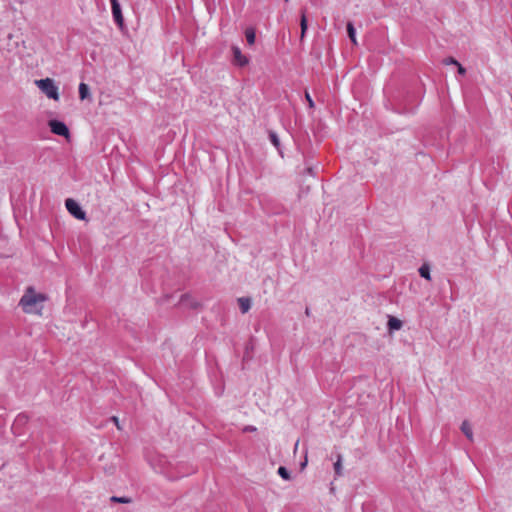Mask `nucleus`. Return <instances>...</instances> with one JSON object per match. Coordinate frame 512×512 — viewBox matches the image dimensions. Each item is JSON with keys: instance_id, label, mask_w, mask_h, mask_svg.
<instances>
[{"instance_id": "nucleus-2", "label": "nucleus", "mask_w": 512, "mask_h": 512, "mask_svg": "<svg viewBox=\"0 0 512 512\" xmlns=\"http://www.w3.org/2000/svg\"><path fill=\"white\" fill-rule=\"evenodd\" d=\"M35 84L48 98L53 100L59 99L58 87L55 85L53 79L45 78L36 80Z\"/></svg>"}, {"instance_id": "nucleus-13", "label": "nucleus", "mask_w": 512, "mask_h": 512, "mask_svg": "<svg viewBox=\"0 0 512 512\" xmlns=\"http://www.w3.org/2000/svg\"><path fill=\"white\" fill-rule=\"evenodd\" d=\"M347 33H348V36L351 40V42L354 44V45H357V39H356V33H355V28L353 26V24L351 22H348L347 23Z\"/></svg>"}, {"instance_id": "nucleus-24", "label": "nucleus", "mask_w": 512, "mask_h": 512, "mask_svg": "<svg viewBox=\"0 0 512 512\" xmlns=\"http://www.w3.org/2000/svg\"><path fill=\"white\" fill-rule=\"evenodd\" d=\"M112 420H113V422L116 424L117 428L120 430V429H121V427H120V425H119L118 418H117V417H115V416H113V417H112Z\"/></svg>"}, {"instance_id": "nucleus-12", "label": "nucleus", "mask_w": 512, "mask_h": 512, "mask_svg": "<svg viewBox=\"0 0 512 512\" xmlns=\"http://www.w3.org/2000/svg\"><path fill=\"white\" fill-rule=\"evenodd\" d=\"M461 431L465 434V436L469 439H473L472 427L468 421H464L461 425Z\"/></svg>"}, {"instance_id": "nucleus-7", "label": "nucleus", "mask_w": 512, "mask_h": 512, "mask_svg": "<svg viewBox=\"0 0 512 512\" xmlns=\"http://www.w3.org/2000/svg\"><path fill=\"white\" fill-rule=\"evenodd\" d=\"M179 304L183 307H187V308H197L198 307V302L193 299L190 295L188 294H185V295H182L181 298H180V301H179Z\"/></svg>"}, {"instance_id": "nucleus-23", "label": "nucleus", "mask_w": 512, "mask_h": 512, "mask_svg": "<svg viewBox=\"0 0 512 512\" xmlns=\"http://www.w3.org/2000/svg\"><path fill=\"white\" fill-rule=\"evenodd\" d=\"M244 431H246V432H248V431L249 432H254V431H256V427H254V426H247V427L244 428Z\"/></svg>"}, {"instance_id": "nucleus-19", "label": "nucleus", "mask_w": 512, "mask_h": 512, "mask_svg": "<svg viewBox=\"0 0 512 512\" xmlns=\"http://www.w3.org/2000/svg\"><path fill=\"white\" fill-rule=\"evenodd\" d=\"M111 501H112V502H117V503H130V502H131V499H130V498H127V497H117V496H112V497H111Z\"/></svg>"}, {"instance_id": "nucleus-20", "label": "nucleus", "mask_w": 512, "mask_h": 512, "mask_svg": "<svg viewBox=\"0 0 512 512\" xmlns=\"http://www.w3.org/2000/svg\"><path fill=\"white\" fill-rule=\"evenodd\" d=\"M305 98H306V100L308 102L309 107L313 108L314 107V101L312 100L310 94L307 91L305 92Z\"/></svg>"}, {"instance_id": "nucleus-1", "label": "nucleus", "mask_w": 512, "mask_h": 512, "mask_svg": "<svg viewBox=\"0 0 512 512\" xmlns=\"http://www.w3.org/2000/svg\"><path fill=\"white\" fill-rule=\"evenodd\" d=\"M47 297L42 293H36L33 287H28L19 301L25 313L41 314L43 303Z\"/></svg>"}, {"instance_id": "nucleus-6", "label": "nucleus", "mask_w": 512, "mask_h": 512, "mask_svg": "<svg viewBox=\"0 0 512 512\" xmlns=\"http://www.w3.org/2000/svg\"><path fill=\"white\" fill-rule=\"evenodd\" d=\"M110 2H111V9H112V15H113L114 21L116 22V24L119 27H123L124 18L122 15L120 3L118 2V0H110Z\"/></svg>"}, {"instance_id": "nucleus-9", "label": "nucleus", "mask_w": 512, "mask_h": 512, "mask_svg": "<svg viewBox=\"0 0 512 512\" xmlns=\"http://www.w3.org/2000/svg\"><path fill=\"white\" fill-rule=\"evenodd\" d=\"M300 27H301V36L300 39L303 40L305 33L307 31V17H306V10H303L301 12V20H300Z\"/></svg>"}, {"instance_id": "nucleus-8", "label": "nucleus", "mask_w": 512, "mask_h": 512, "mask_svg": "<svg viewBox=\"0 0 512 512\" xmlns=\"http://www.w3.org/2000/svg\"><path fill=\"white\" fill-rule=\"evenodd\" d=\"M238 305L243 314L247 313L251 308V299L249 297L238 298Z\"/></svg>"}, {"instance_id": "nucleus-3", "label": "nucleus", "mask_w": 512, "mask_h": 512, "mask_svg": "<svg viewBox=\"0 0 512 512\" xmlns=\"http://www.w3.org/2000/svg\"><path fill=\"white\" fill-rule=\"evenodd\" d=\"M65 207L68 212L73 215L76 219L84 220L86 213L82 210L80 205L72 198L65 200Z\"/></svg>"}, {"instance_id": "nucleus-14", "label": "nucleus", "mask_w": 512, "mask_h": 512, "mask_svg": "<svg viewBox=\"0 0 512 512\" xmlns=\"http://www.w3.org/2000/svg\"><path fill=\"white\" fill-rule=\"evenodd\" d=\"M245 37H246L247 43L249 45H253L255 43V39H256L255 30L253 28H247L245 31Z\"/></svg>"}, {"instance_id": "nucleus-4", "label": "nucleus", "mask_w": 512, "mask_h": 512, "mask_svg": "<svg viewBox=\"0 0 512 512\" xmlns=\"http://www.w3.org/2000/svg\"><path fill=\"white\" fill-rule=\"evenodd\" d=\"M232 64L237 67H245L249 64V58L244 55L237 46L232 47Z\"/></svg>"}, {"instance_id": "nucleus-15", "label": "nucleus", "mask_w": 512, "mask_h": 512, "mask_svg": "<svg viewBox=\"0 0 512 512\" xmlns=\"http://www.w3.org/2000/svg\"><path fill=\"white\" fill-rule=\"evenodd\" d=\"M269 138H270V141L272 142V144L278 149L280 150V142H279V138L277 136V134L273 131H270L269 132Z\"/></svg>"}, {"instance_id": "nucleus-10", "label": "nucleus", "mask_w": 512, "mask_h": 512, "mask_svg": "<svg viewBox=\"0 0 512 512\" xmlns=\"http://www.w3.org/2000/svg\"><path fill=\"white\" fill-rule=\"evenodd\" d=\"M79 97L81 100L87 99L90 97V89L89 86L85 83H80L79 85Z\"/></svg>"}, {"instance_id": "nucleus-16", "label": "nucleus", "mask_w": 512, "mask_h": 512, "mask_svg": "<svg viewBox=\"0 0 512 512\" xmlns=\"http://www.w3.org/2000/svg\"><path fill=\"white\" fill-rule=\"evenodd\" d=\"M419 273L422 277L430 280V269L428 265H422L419 269Z\"/></svg>"}, {"instance_id": "nucleus-5", "label": "nucleus", "mask_w": 512, "mask_h": 512, "mask_svg": "<svg viewBox=\"0 0 512 512\" xmlns=\"http://www.w3.org/2000/svg\"><path fill=\"white\" fill-rule=\"evenodd\" d=\"M48 125L52 133L59 136L69 137V129L64 122L59 120H50Z\"/></svg>"}, {"instance_id": "nucleus-22", "label": "nucleus", "mask_w": 512, "mask_h": 512, "mask_svg": "<svg viewBox=\"0 0 512 512\" xmlns=\"http://www.w3.org/2000/svg\"><path fill=\"white\" fill-rule=\"evenodd\" d=\"M456 66L458 67L459 74L464 75L466 72L465 68L460 63H458Z\"/></svg>"}, {"instance_id": "nucleus-21", "label": "nucleus", "mask_w": 512, "mask_h": 512, "mask_svg": "<svg viewBox=\"0 0 512 512\" xmlns=\"http://www.w3.org/2000/svg\"><path fill=\"white\" fill-rule=\"evenodd\" d=\"M459 62L457 60H455L454 58H447L444 60V64L448 65V64H454V65H457Z\"/></svg>"}, {"instance_id": "nucleus-18", "label": "nucleus", "mask_w": 512, "mask_h": 512, "mask_svg": "<svg viewBox=\"0 0 512 512\" xmlns=\"http://www.w3.org/2000/svg\"><path fill=\"white\" fill-rule=\"evenodd\" d=\"M278 474L285 480H289L290 479V474L288 472V470L285 468V467H279L278 469Z\"/></svg>"}, {"instance_id": "nucleus-11", "label": "nucleus", "mask_w": 512, "mask_h": 512, "mask_svg": "<svg viewBox=\"0 0 512 512\" xmlns=\"http://www.w3.org/2000/svg\"><path fill=\"white\" fill-rule=\"evenodd\" d=\"M402 327V321L399 320L398 318L396 317H389V320H388V328L390 330H399L401 329Z\"/></svg>"}, {"instance_id": "nucleus-17", "label": "nucleus", "mask_w": 512, "mask_h": 512, "mask_svg": "<svg viewBox=\"0 0 512 512\" xmlns=\"http://www.w3.org/2000/svg\"><path fill=\"white\" fill-rule=\"evenodd\" d=\"M341 462H342V458L339 455L337 461L334 464V470H335V474L337 476H341L342 475V463Z\"/></svg>"}]
</instances>
